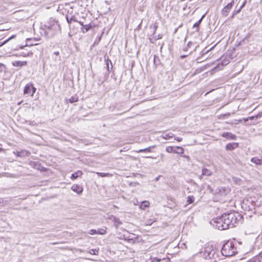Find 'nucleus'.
Here are the masks:
<instances>
[{
  "mask_svg": "<svg viewBox=\"0 0 262 262\" xmlns=\"http://www.w3.org/2000/svg\"><path fill=\"white\" fill-rule=\"evenodd\" d=\"M71 189L76 192L78 194H81L83 191L82 187L77 184L73 185L71 187Z\"/></svg>",
  "mask_w": 262,
  "mask_h": 262,
  "instance_id": "9d476101",
  "label": "nucleus"
},
{
  "mask_svg": "<svg viewBox=\"0 0 262 262\" xmlns=\"http://www.w3.org/2000/svg\"><path fill=\"white\" fill-rule=\"evenodd\" d=\"M154 63L156 67H157L160 63V60L158 56L154 55Z\"/></svg>",
  "mask_w": 262,
  "mask_h": 262,
  "instance_id": "bb28decb",
  "label": "nucleus"
},
{
  "mask_svg": "<svg viewBox=\"0 0 262 262\" xmlns=\"http://www.w3.org/2000/svg\"><path fill=\"white\" fill-rule=\"evenodd\" d=\"M213 48H214V47H211V48H210V50H211V49H213Z\"/></svg>",
  "mask_w": 262,
  "mask_h": 262,
  "instance_id": "69168bd1",
  "label": "nucleus"
},
{
  "mask_svg": "<svg viewBox=\"0 0 262 262\" xmlns=\"http://www.w3.org/2000/svg\"><path fill=\"white\" fill-rule=\"evenodd\" d=\"M157 28H158V25L157 24V23L152 24V25H150V26H149V29L152 30V34L150 35V36L149 37L150 41L151 43H154V41L152 40L151 37L152 38L155 36Z\"/></svg>",
  "mask_w": 262,
  "mask_h": 262,
  "instance_id": "1a4fd4ad",
  "label": "nucleus"
},
{
  "mask_svg": "<svg viewBox=\"0 0 262 262\" xmlns=\"http://www.w3.org/2000/svg\"><path fill=\"white\" fill-rule=\"evenodd\" d=\"M162 35H161V34H159V35H158L157 36L155 35V36L152 38V40H154V41H155V40H158V39H159L162 38Z\"/></svg>",
  "mask_w": 262,
  "mask_h": 262,
  "instance_id": "e433bc0d",
  "label": "nucleus"
},
{
  "mask_svg": "<svg viewBox=\"0 0 262 262\" xmlns=\"http://www.w3.org/2000/svg\"><path fill=\"white\" fill-rule=\"evenodd\" d=\"M77 22H78V23L80 24V25L81 26H82V27H83V26H84V25H83V23H82V22H81V21H78Z\"/></svg>",
  "mask_w": 262,
  "mask_h": 262,
  "instance_id": "6e6d98bb",
  "label": "nucleus"
},
{
  "mask_svg": "<svg viewBox=\"0 0 262 262\" xmlns=\"http://www.w3.org/2000/svg\"><path fill=\"white\" fill-rule=\"evenodd\" d=\"M36 91V89L32 85V96L33 95L34 93Z\"/></svg>",
  "mask_w": 262,
  "mask_h": 262,
  "instance_id": "de8ad7c7",
  "label": "nucleus"
},
{
  "mask_svg": "<svg viewBox=\"0 0 262 262\" xmlns=\"http://www.w3.org/2000/svg\"><path fill=\"white\" fill-rule=\"evenodd\" d=\"M232 4H228L225 7H224V8L221 11V14L223 16H227L231 9H232Z\"/></svg>",
  "mask_w": 262,
  "mask_h": 262,
  "instance_id": "6e6552de",
  "label": "nucleus"
},
{
  "mask_svg": "<svg viewBox=\"0 0 262 262\" xmlns=\"http://www.w3.org/2000/svg\"><path fill=\"white\" fill-rule=\"evenodd\" d=\"M155 147V146H151L144 149H141L137 151L138 152H151V149Z\"/></svg>",
  "mask_w": 262,
  "mask_h": 262,
  "instance_id": "5701e85b",
  "label": "nucleus"
},
{
  "mask_svg": "<svg viewBox=\"0 0 262 262\" xmlns=\"http://www.w3.org/2000/svg\"><path fill=\"white\" fill-rule=\"evenodd\" d=\"M242 9H243V8H242V7L241 6L238 9H240V11H241V10H242Z\"/></svg>",
  "mask_w": 262,
  "mask_h": 262,
  "instance_id": "052dcab7",
  "label": "nucleus"
},
{
  "mask_svg": "<svg viewBox=\"0 0 262 262\" xmlns=\"http://www.w3.org/2000/svg\"><path fill=\"white\" fill-rule=\"evenodd\" d=\"M32 84H27L24 88V94H31V95L32 96Z\"/></svg>",
  "mask_w": 262,
  "mask_h": 262,
  "instance_id": "2eb2a0df",
  "label": "nucleus"
},
{
  "mask_svg": "<svg viewBox=\"0 0 262 262\" xmlns=\"http://www.w3.org/2000/svg\"><path fill=\"white\" fill-rule=\"evenodd\" d=\"M230 190L229 187H221L216 189V193L221 195H226L230 192Z\"/></svg>",
  "mask_w": 262,
  "mask_h": 262,
  "instance_id": "0eeeda50",
  "label": "nucleus"
},
{
  "mask_svg": "<svg viewBox=\"0 0 262 262\" xmlns=\"http://www.w3.org/2000/svg\"><path fill=\"white\" fill-rule=\"evenodd\" d=\"M67 20L69 24L71 23L72 21H78V20L73 16L71 17L70 18H69L68 16H67Z\"/></svg>",
  "mask_w": 262,
  "mask_h": 262,
  "instance_id": "473e14b6",
  "label": "nucleus"
},
{
  "mask_svg": "<svg viewBox=\"0 0 262 262\" xmlns=\"http://www.w3.org/2000/svg\"><path fill=\"white\" fill-rule=\"evenodd\" d=\"M234 16H235V15H233V14H232V16H231V17H232V18H233Z\"/></svg>",
  "mask_w": 262,
  "mask_h": 262,
  "instance_id": "e2e57ef3",
  "label": "nucleus"
},
{
  "mask_svg": "<svg viewBox=\"0 0 262 262\" xmlns=\"http://www.w3.org/2000/svg\"><path fill=\"white\" fill-rule=\"evenodd\" d=\"M223 217V215L220 216H217L216 218L213 219L210 222V224L214 226L216 229H217L220 230H226V228H224V225L225 224V222H224Z\"/></svg>",
  "mask_w": 262,
  "mask_h": 262,
  "instance_id": "39448f33",
  "label": "nucleus"
},
{
  "mask_svg": "<svg viewBox=\"0 0 262 262\" xmlns=\"http://www.w3.org/2000/svg\"><path fill=\"white\" fill-rule=\"evenodd\" d=\"M104 60H105V64H106V66L105 67V68H106V69L107 70V74H105V75H104V77L103 78V80H102L101 81V83H102L104 82V81H105L107 78V77H108V74L110 73V68H109V63H110L111 64V69H112L113 68V65H112V61L111 60L108 58V57H107L106 58L105 56H104Z\"/></svg>",
  "mask_w": 262,
  "mask_h": 262,
  "instance_id": "423d86ee",
  "label": "nucleus"
},
{
  "mask_svg": "<svg viewBox=\"0 0 262 262\" xmlns=\"http://www.w3.org/2000/svg\"><path fill=\"white\" fill-rule=\"evenodd\" d=\"M193 28L195 29V31L198 32L200 30V25L196 22L193 25Z\"/></svg>",
  "mask_w": 262,
  "mask_h": 262,
  "instance_id": "f704fd0d",
  "label": "nucleus"
},
{
  "mask_svg": "<svg viewBox=\"0 0 262 262\" xmlns=\"http://www.w3.org/2000/svg\"><path fill=\"white\" fill-rule=\"evenodd\" d=\"M204 176V175H202V174L199 176V178L200 180H202L203 179V177Z\"/></svg>",
  "mask_w": 262,
  "mask_h": 262,
  "instance_id": "5fc2aeb1",
  "label": "nucleus"
},
{
  "mask_svg": "<svg viewBox=\"0 0 262 262\" xmlns=\"http://www.w3.org/2000/svg\"><path fill=\"white\" fill-rule=\"evenodd\" d=\"M91 28V26L89 25H84L83 28L81 29L83 33L88 32Z\"/></svg>",
  "mask_w": 262,
  "mask_h": 262,
  "instance_id": "c756f323",
  "label": "nucleus"
},
{
  "mask_svg": "<svg viewBox=\"0 0 262 262\" xmlns=\"http://www.w3.org/2000/svg\"><path fill=\"white\" fill-rule=\"evenodd\" d=\"M54 54L56 55L57 57L55 58V61H60L61 60V57L59 56V52L58 51H55L54 52Z\"/></svg>",
  "mask_w": 262,
  "mask_h": 262,
  "instance_id": "2f4dec72",
  "label": "nucleus"
},
{
  "mask_svg": "<svg viewBox=\"0 0 262 262\" xmlns=\"http://www.w3.org/2000/svg\"><path fill=\"white\" fill-rule=\"evenodd\" d=\"M230 116V114H226L224 115V116Z\"/></svg>",
  "mask_w": 262,
  "mask_h": 262,
  "instance_id": "4d7b16f0",
  "label": "nucleus"
},
{
  "mask_svg": "<svg viewBox=\"0 0 262 262\" xmlns=\"http://www.w3.org/2000/svg\"><path fill=\"white\" fill-rule=\"evenodd\" d=\"M259 254H260V256L262 257V251Z\"/></svg>",
  "mask_w": 262,
  "mask_h": 262,
  "instance_id": "680f3d73",
  "label": "nucleus"
},
{
  "mask_svg": "<svg viewBox=\"0 0 262 262\" xmlns=\"http://www.w3.org/2000/svg\"><path fill=\"white\" fill-rule=\"evenodd\" d=\"M89 233L91 235L96 234L97 230L95 229H91L89 231Z\"/></svg>",
  "mask_w": 262,
  "mask_h": 262,
  "instance_id": "a19ab883",
  "label": "nucleus"
},
{
  "mask_svg": "<svg viewBox=\"0 0 262 262\" xmlns=\"http://www.w3.org/2000/svg\"><path fill=\"white\" fill-rule=\"evenodd\" d=\"M222 215L224 218V222L225 223L224 228H225L226 229L234 227L235 224H236L239 219L241 218L240 215L237 212H233L224 213Z\"/></svg>",
  "mask_w": 262,
  "mask_h": 262,
  "instance_id": "f257e3e1",
  "label": "nucleus"
},
{
  "mask_svg": "<svg viewBox=\"0 0 262 262\" xmlns=\"http://www.w3.org/2000/svg\"><path fill=\"white\" fill-rule=\"evenodd\" d=\"M248 262H254V261H253V260H249Z\"/></svg>",
  "mask_w": 262,
  "mask_h": 262,
  "instance_id": "bf43d9fd",
  "label": "nucleus"
},
{
  "mask_svg": "<svg viewBox=\"0 0 262 262\" xmlns=\"http://www.w3.org/2000/svg\"><path fill=\"white\" fill-rule=\"evenodd\" d=\"M166 151L168 153H173L174 147L172 146H167L166 148Z\"/></svg>",
  "mask_w": 262,
  "mask_h": 262,
  "instance_id": "72a5a7b5",
  "label": "nucleus"
},
{
  "mask_svg": "<svg viewBox=\"0 0 262 262\" xmlns=\"http://www.w3.org/2000/svg\"><path fill=\"white\" fill-rule=\"evenodd\" d=\"M159 180V177H157L156 179V181H158Z\"/></svg>",
  "mask_w": 262,
  "mask_h": 262,
  "instance_id": "0e129e2a",
  "label": "nucleus"
},
{
  "mask_svg": "<svg viewBox=\"0 0 262 262\" xmlns=\"http://www.w3.org/2000/svg\"><path fill=\"white\" fill-rule=\"evenodd\" d=\"M240 12H241L240 9H237V10H234V12H233V15H237Z\"/></svg>",
  "mask_w": 262,
  "mask_h": 262,
  "instance_id": "49530a36",
  "label": "nucleus"
},
{
  "mask_svg": "<svg viewBox=\"0 0 262 262\" xmlns=\"http://www.w3.org/2000/svg\"><path fill=\"white\" fill-rule=\"evenodd\" d=\"M238 147V143L236 142L230 143L226 145L227 150H232Z\"/></svg>",
  "mask_w": 262,
  "mask_h": 262,
  "instance_id": "9b49d317",
  "label": "nucleus"
},
{
  "mask_svg": "<svg viewBox=\"0 0 262 262\" xmlns=\"http://www.w3.org/2000/svg\"><path fill=\"white\" fill-rule=\"evenodd\" d=\"M174 136V134L171 133H163L161 135V138L165 139V140H168L171 138H172Z\"/></svg>",
  "mask_w": 262,
  "mask_h": 262,
  "instance_id": "aec40b11",
  "label": "nucleus"
},
{
  "mask_svg": "<svg viewBox=\"0 0 262 262\" xmlns=\"http://www.w3.org/2000/svg\"><path fill=\"white\" fill-rule=\"evenodd\" d=\"M234 3V0H231V1L230 3H229L228 4H231L232 7H233Z\"/></svg>",
  "mask_w": 262,
  "mask_h": 262,
  "instance_id": "603ef678",
  "label": "nucleus"
},
{
  "mask_svg": "<svg viewBox=\"0 0 262 262\" xmlns=\"http://www.w3.org/2000/svg\"><path fill=\"white\" fill-rule=\"evenodd\" d=\"M222 136L228 139L235 140L236 139V136L235 135L229 132L223 133Z\"/></svg>",
  "mask_w": 262,
  "mask_h": 262,
  "instance_id": "f8f14e48",
  "label": "nucleus"
},
{
  "mask_svg": "<svg viewBox=\"0 0 262 262\" xmlns=\"http://www.w3.org/2000/svg\"><path fill=\"white\" fill-rule=\"evenodd\" d=\"M15 37V35H12L9 38H8V39L4 41V43H6L7 42H8L9 40H10V39H11L12 38H13Z\"/></svg>",
  "mask_w": 262,
  "mask_h": 262,
  "instance_id": "a18cd8bd",
  "label": "nucleus"
},
{
  "mask_svg": "<svg viewBox=\"0 0 262 262\" xmlns=\"http://www.w3.org/2000/svg\"><path fill=\"white\" fill-rule=\"evenodd\" d=\"M205 14L203 15L201 17V18L196 22L197 23H198V24L200 25L203 19L205 17Z\"/></svg>",
  "mask_w": 262,
  "mask_h": 262,
  "instance_id": "37998d69",
  "label": "nucleus"
},
{
  "mask_svg": "<svg viewBox=\"0 0 262 262\" xmlns=\"http://www.w3.org/2000/svg\"><path fill=\"white\" fill-rule=\"evenodd\" d=\"M255 119V117H254V116H251V117H248L247 118H244V120L245 121V122H247L249 120H254Z\"/></svg>",
  "mask_w": 262,
  "mask_h": 262,
  "instance_id": "ea45409f",
  "label": "nucleus"
},
{
  "mask_svg": "<svg viewBox=\"0 0 262 262\" xmlns=\"http://www.w3.org/2000/svg\"><path fill=\"white\" fill-rule=\"evenodd\" d=\"M236 243L233 241H227L222 248L221 253L226 257L232 256L237 253Z\"/></svg>",
  "mask_w": 262,
  "mask_h": 262,
  "instance_id": "f03ea898",
  "label": "nucleus"
},
{
  "mask_svg": "<svg viewBox=\"0 0 262 262\" xmlns=\"http://www.w3.org/2000/svg\"><path fill=\"white\" fill-rule=\"evenodd\" d=\"M45 28V34L49 37H52L59 29V26L58 23L54 20H51L43 25Z\"/></svg>",
  "mask_w": 262,
  "mask_h": 262,
  "instance_id": "7ed1b4c3",
  "label": "nucleus"
},
{
  "mask_svg": "<svg viewBox=\"0 0 262 262\" xmlns=\"http://www.w3.org/2000/svg\"><path fill=\"white\" fill-rule=\"evenodd\" d=\"M78 101V97L76 95L72 96L69 99V102L72 103Z\"/></svg>",
  "mask_w": 262,
  "mask_h": 262,
  "instance_id": "a878e982",
  "label": "nucleus"
},
{
  "mask_svg": "<svg viewBox=\"0 0 262 262\" xmlns=\"http://www.w3.org/2000/svg\"><path fill=\"white\" fill-rule=\"evenodd\" d=\"M202 175H204V176H210L212 174V172L211 170L206 168H203L202 169Z\"/></svg>",
  "mask_w": 262,
  "mask_h": 262,
  "instance_id": "a211bd4d",
  "label": "nucleus"
},
{
  "mask_svg": "<svg viewBox=\"0 0 262 262\" xmlns=\"http://www.w3.org/2000/svg\"><path fill=\"white\" fill-rule=\"evenodd\" d=\"M192 45V42L191 41H189L187 45V46L183 49L184 51H187L188 49L191 47Z\"/></svg>",
  "mask_w": 262,
  "mask_h": 262,
  "instance_id": "4c0bfd02",
  "label": "nucleus"
},
{
  "mask_svg": "<svg viewBox=\"0 0 262 262\" xmlns=\"http://www.w3.org/2000/svg\"><path fill=\"white\" fill-rule=\"evenodd\" d=\"M97 174L101 177H104L108 176L109 173H104V172H97Z\"/></svg>",
  "mask_w": 262,
  "mask_h": 262,
  "instance_id": "58836bf2",
  "label": "nucleus"
},
{
  "mask_svg": "<svg viewBox=\"0 0 262 262\" xmlns=\"http://www.w3.org/2000/svg\"><path fill=\"white\" fill-rule=\"evenodd\" d=\"M161 262L162 261H164L165 262H168L169 261V258H159L158 257H154L152 259V261L150 262Z\"/></svg>",
  "mask_w": 262,
  "mask_h": 262,
  "instance_id": "4be33fe9",
  "label": "nucleus"
},
{
  "mask_svg": "<svg viewBox=\"0 0 262 262\" xmlns=\"http://www.w3.org/2000/svg\"><path fill=\"white\" fill-rule=\"evenodd\" d=\"M34 45L33 43L31 42V39L27 38L26 39V43L25 46L20 47V49H23L26 46H32Z\"/></svg>",
  "mask_w": 262,
  "mask_h": 262,
  "instance_id": "393cba45",
  "label": "nucleus"
},
{
  "mask_svg": "<svg viewBox=\"0 0 262 262\" xmlns=\"http://www.w3.org/2000/svg\"><path fill=\"white\" fill-rule=\"evenodd\" d=\"M89 253L91 254L97 255L98 253V250H97L96 249H91L90 250Z\"/></svg>",
  "mask_w": 262,
  "mask_h": 262,
  "instance_id": "c9c22d12",
  "label": "nucleus"
},
{
  "mask_svg": "<svg viewBox=\"0 0 262 262\" xmlns=\"http://www.w3.org/2000/svg\"><path fill=\"white\" fill-rule=\"evenodd\" d=\"M228 57H225L222 60V61L219 63L218 67L220 68V64L222 65V67L227 65L229 63V59Z\"/></svg>",
  "mask_w": 262,
  "mask_h": 262,
  "instance_id": "6ab92c4d",
  "label": "nucleus"
},
{
  "mask_svg": "<svg viewBox=\"0 0 262 262\" xmlns=\"http://www.w3.org/2000/svg\"><path fill=\"white\" fill-rule=\"evenodd\" d=\"M205 14L203 15L201 17V18L196 22L197 23H198V24L200 25L203 19L205 17Z\"/></svg>",
  "mask_w": 262,
  "mask_h": 262,
  "instance_id": "c03bdc74",
  "label": "nucleus"
},
{
  "mask_svg": "<svg viewBox=\"0 0 262 262\" xmlns=\"http://www.w3.org/2000/svg\"><path fill=\"white\" fill-rule=\"evenodd\" d=\"M174 139L179 142H180L182 140V138L179 137H176Z\"/></svg>",
  "mask_w": 262,
  "mask_h": 262,
  "instance_id": "09e8293b",
  "label": "nucleus"
},
{
  "mask_svg": "<svg viewBox=\"0 0 262 262\" xmlns=\"http://www.w3.org/2000/svg\"><path fill=\"white\" fill-rule=\"evenodd\" d=\"M261 117H262V111L261 112H259V113H258L255 116H254V117H255L256 119L260 118Z\"/></svg>",
  "mask_w": 262,
  "mask_h": 262,
  "instance_id": "79ce46f5",
  "label": "nucleus"
},
{
  "mask_svg": "<svg viewBox=\"0 0 262 262\" xmlns=\"http://www.w3.org/2000/svg\"><path fill=\"white\" fill-rule=\"evenodd\" d=\"M82 174V172L80 170H78L76 172L72 174L71 179L72 180H75L79 177H81Z\"/></svg>",
  "mask_w": 262,
  "mask_h": 262,
  "instance_id": "f3484780",
  "label": "nucleus"
},
{
  "mask_svg": "<svg viewBox=\"0 0 262 262\" xmlns=\"http://www.w3.org/2000/svg\"><path fill=\"white\" fill-rule=\"evenodd\" d=\"M149 203L148 201H144L142 202L141 204L140 205V208L142 209H145L146 208L148 207L149 206Z\"/></svg>",
  "mask_w": 262,
  "mask_h": 262,
  "instance_id": "b1692460",
  "label": "nucleus"
},
{
  "mask_svg": "<svg viewBox=\"0 0 262 262\" xmlns=\"http://www.w3.org/2000/svg\"><path fill=\"white\" fill-rule=\"evenodd\" d=\"M184 149H183V148L180 146H177L174 147L173 153L178 154H182L184 152Z\"/></svg>",
  "mask_w": 262,
  "mask_h": 262,
  "instance_id": "412c9836",
  "label": "nucleus"
},
{
  "mask_svg": "<svg viewBox=\"0 0 262 262\" xmlns=\"http://www.w3.org/2000/svg\"><path fill=\"white\" fill-rule=\"evenodd\" d=\"M195 200L194 197L193 195L188 196L187 199V202L188 204H192L194 202Z\"/></svg>",
  "mask_w": 262,
  "mask_h": 262,
  "instance_id": "cd10ccee",
  "label": "nucleus"
},
{
  "mask_svg": "<svg viewBox=\"0 0 262 262\" xmlns=\"http://www.w3.org/2000/svg\"><path fill=\"white\" fill-rule=\"evenodd\" d=\"M246 4V1H245L241 6L242 8H243L245 6Z\"/></svg>",
  "mask_w": 262,
  "mask_h": 262,
  "instance_id": "8fccbe9b",
  "label": "nucleus"
},
{
  "mask_svg": "<svg viewBox=\"0 0 262 262\" xmlns=\"http://www.w3.org/2000/svg\"><path fill=\"white\" fill-rule=\"evenodd\" d=\"M144 158H151V157H150V156H146V157H144Z\"/></svg>",
  "mask_w": 262,
  "mask_h": 262,
  "instance_id": "13d9d810",
  "label": "nucleus"
},
{
  "mask_svg": "<svg viewBox=\"0 0 262 262\" xmlns=\"http://www.w3.org/2000/svg\"><path fill=\"white\" fill-rule=\"evenodd\" d=\"M111 220H112L113 222H114V226L116 228H118V227L122 224V222L119 220V218L116 217L114 216H112L110 217Z\"/></svg>",
  "mask_w": 262,
  "mask_h": 262,
  "instance_id": "ddd939ff",
  "label": "nucleus"
},
{
  "mask_svg": "<svg viewBox=\"0 0 262 262\" xmlns=\"http://www.w3.org/2000/svg\"><path fill=\"white\" fill-rule=\"evenodd\" d=\"M251 162L257 165H262V157H260V158H259L258 157H253L251 159Z\"/></svg>",
  "mask_w": 262,
  "mask_h": 262,
  "instance_id": "4468645a",
  "label": "nucleus"
},
{
  "mask_svg": "<svg viewBox=\"0 0 262 262\" xmlns=\"http://www.w3.org/2000/svg\"><path fill=\"white\" fill-rule=\"evenodd\" d=\"M215 253L213 246H208L202 249L198 254L205 259H210L213 257Z\"/></svg>",
  "mask_w": 262,
  "mask_h": 262,
  "instance_id": "20e7f679",
  "label": "nucleus"
},
{
  "mask_svg": "<svg viewBox=\"0 0 262 262\" xmlns=\"http://www.w3.org/2000/svg\"><path fill=\"white\" fill-rule=\"evenodd\" d=\"M187 56V55H181L180 56V57H181V58L183 59V58L186 57Z\"/></svg>",
  "mask_w": 262,
  "mask_h": 262,
  "instance_id": "3c124183",
  "label": "nucleus"
},
{
  "mask_svg": "<svg viewBox=\"0 0 262 262\" xmlns=\"http://www.w3.org/2000/svg\"><path fill=\"white\" fill-rule=\"evenodd\" d=\"M232 180H233V182L236 184H237V185H241V179L237 178V177H234L232 178Z\"/></svg>",
  "mask_w": 262,
  "mask_h": 262,
  "instance_id": "c85d7f7f",
  "label": "nucleus"
},
{
  "mask_svg": "<svg viewBox=\"0 0 262 262\" xmlns=\"http://www.w3.org/2000/svg\"><path fill=\"white\" fill-rule=\"evenodd\" d=\"M27 62L25 61H15L12 62V64L14 67H21L27 65Z\"/></svg>",
  "mask_w": 262,
  "mask_h": 262,
  "instance_id": "dca6fc26",
  "label": "nucleus"
},
{
  "mask_svg": "<svg viewBox=\"0 0 262 262\" xmlns=\"http://www.w3.org/2000/svg\"><path fill=\"white\" fill-rule=\"evenodd\" d=\"M1 67H5V65L3 63H0V68Z\"/></svg>",
  "mask_w": 262,
  "mask_h": 262,
  "instance_id": "864d4df0",
  "label": "nucleus"
},
{
  "mask_svg": "<svg viewBox=\"0 0 262 262\" xmlns=\"http://www.w3.org/2000/svg\"><path fill=\"white\" fill-rule=\"evenodd\" d=\"M106 233V230L103 228H99L97 230V234L104 235Z\"/></svg>",
  "mask_w": 262,
  "mask_h": 262,
  "instance_id": "7c9ffc66",
  "label": "nucleus"
}]
</instances>
